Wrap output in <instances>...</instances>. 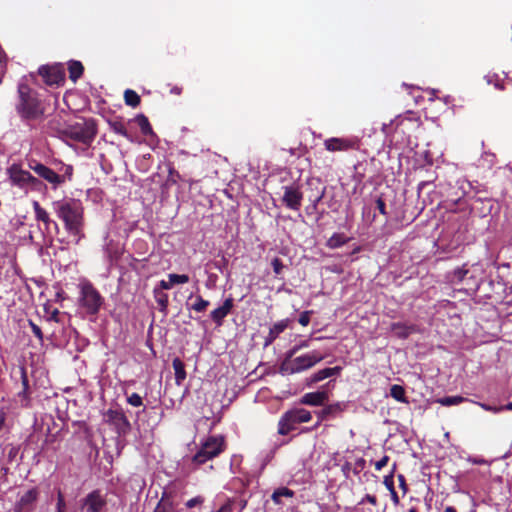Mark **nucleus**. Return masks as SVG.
Masks as SVG:
<instances>
[{
    "label": "nucleus",
    "mask_w": 512,
    "mask_h": 512,
    "mask_svg": "<svg viewBox=\"0 0 512 512\" xmlns=\"http://www.w3.org/2000/svg\"><path fill=\"white\" fill-rule=\"evenodd\" d=\"M56 216L63 222L68 235L75 244L85 238L84 208L79 200L68 199L53 203Z\"/></svg>",
    "instance_id": "obj_1"
},
{
    "label": "nucleus",
    "mask_w": 512,
    "mask_h": 512,
    "mask_svg": "<svg viewBox=\"0 0 512 512\" xmlns=\"http://www.w3.org/2000/svg\"><path fill=\"white\" fill-rule=\"evenodd\" d=\"M15 108L25 122L41 120L46 112L45 103L41 100L38 92L26 83L18 85V102Z\"/></svg>",
    "instance_id": "obj_2"
},
{
    "label": "nucleus",
    "mask_w": 512,
    "mask_h": 512,
    "mask_svg": "<svg viewBox=\"0 0 512 512\" xmlns=\"http://www.w3.org/2000/svg\"><path fill=\"white\" fill-rule=\"evenodd\" d=\"M6 173L11 186L17 187L24 193L39 191L42 186V182L34 177L28 170L23 169L22 165L19 163L11 164L7 168Z\"/></svg>",
    "instance_id": "obj_3"
},
{
    "label": "nucleus",
    "mask_w": 512,
    "mask_h": 512,
    "mask_svg": "<svg viewBox=\"0 0 512 512\" xmlns=\"http://www.w3.org/2000/svg\"><path fill=\"white\" fill-rule=\"evenodd\" d=\"M325 359V356L314 350L309 353L296 356L289 361H282L279 372L282 375H293L313 368L316 364Z\"/></svg>",
    "instance_id": "obj_4"
},
{
    "label": "nucleus",
    "mask_w": 512,
    "mask_h": 512,
    "mask_svg": "<svg viewBox=\"0 0 512 512\" xmlns=\"http://www.w3.org/2000/svg\"><path fill=\"white\" fill-rule=\"evenodd\" d=\"M226 448L225 440L222 436H209L201 443L200 449L192 457V463L201 466L207 461L214 459L224 452Z\"/></svg>",
    "instance_id": "obj_5"
},
{
    "label": "nucleus",
    "mask_w": 512,
    "mask_h": 512,
    "mask_svg": "<svg viewBox=\"0 0 512 512\" xmlns=\"http://www.w3.org/2000/svg\"><path fill=\"white\" fill-rule=\"evenodd\" d=\"M312 419V414L305 408H292L282 414L278 421L277 433L281 436L288 435L301 423H307Z\"/></svg>",
    "instance_id": "obj_6"
},
{
    "label": "nucleus",
    "mask_w": 512,
    "mask_h": 512,
    "mask_svg": "<svg viewBox=\"0 0 512 512\" xmlns=\"http://www.w3.org/2000/svg\"><path fill=\"white\" fill-rule=\"evenodd\" d=\"M97 129L92 121L77 122L63 128L62 136L89 145L95 138Z\"/></svg>",
    "instance_id": "obj_7"
},
{
    "label": "nucleus",
    "mask_w": 512,
    "mask_h": 512,
    "mask_svg": "<svg viewBox=\"0 0 512 512\" xmlns=\"http://www.w3.org/2000/svg\"><path fill=\"white\" fill-rule=\"evenodd\" d=\"M104 303V298L94 285L86 281L80 286L79 304L89 315H96Z\"/></svg>",
    "instance_id": "obj_8"
},
{
    "label": "nucleus",
    "mask_w": 512,
    "mask_h": 512,
    "mask_svg": "<svg viewBox=\"0 0 512 512\" xmlns=\"http://www.w3.org/2000/svg\"><path fill=\"white\" fill-rule=\"evenodd\" d=\"M104 421L113 428L118 437H125L131 432V423L122 408L108 409Z\"/></svg>",
    "instance_id": "obj_9"
},
{
    "label": "nucleus",
    "mask_w": 512,
    "mask_h": 512,
    "mask_svg": "<svg viewBox=\"0 0 512 512\" xmlns=\"http://www.w3.org/2000/svg\"><path fill=\"white\" fill-rule=\"evenodd\" d=\"M325 150L331 153L358 151L361 140L357 136L330 137L323 142Z\"/></svg>",
    "instance_id": "obj_10"
},
{
    "label": "nucleus",
    "mask_w": 512,
    "mask_h": 512,
    "mask_svg": "<svg viewBox=\"0 0 512 512\" xmlns=\"http://www.w3.org/2000/svg\"><path fill=\"white\" fill-rule=\"evenodd\" d=\"M27 166L28 169L34 171L38 177L53 185L54 188L62 185L65 182V175L58 174L53 169L49 168L34 158L27 159Z\"/></svg>",
    "instance_id": "obj_11"
},
{
    "label": "nucleus",
    "mask_w": 512,
    "mask_h": 512,
    "mask_svg": "<svg viewBox=\"0 0 512 512\" xmlns=\"http://www.w3.org/2000/svg\"><path fill=\"white\" fill-rule=\"evenodd\" d=\"M107 505L106 495L100 489H95L80 500L83 512H102Z\"/></svg>",
    "instance_id": "obj_12"
},
{
    "label": "nucleus",
    "mask_w": 512,
    "mask_h": 512,
    "mask_svg": "<svg viewBox=\"0 0 512 512\" xmlns=\"http://www.w3.org/2000/svg\"><path fill=\"white\" fill-rule=\"evenodd\" d=\"M39 75L47 85H59L64 81V72L58 65H43L38 69Z\"/></svg>",
    "instance_id": "obj_13"
},
{
    "label": "nucleus",
    "mask_w": 512,
    "mask_h": 512,
    "mask_svg": "<svg viewBox=\"0 0 512 512\" xmlns=\"http://www.w3.org/2000/svg\"><path fill=\"white\" fill-rule=\"evenodd\" d=\"M283 189V204L291 210L298 211L303 199V193L300 191V188L298 186L290 185L283 187Z\"/></svg>",
    "instance_id": "obj_14"
},
{
    "label": "nucleus",
    "mask_w": 512,
    "mask_h": 512,
    "mask_svg": "<svg viewBox=\"0 0 512 512\" xmlns=\"http://www.w3.org/2000/svg\"><path fill=\"white\" fill-rule=\"evenodd\" d=\"M39 492L36 488L29 489L25 492L15 505V512H33L35 503L38 499Z\"/></svg>",
    "instance_id": "obj_15"
},
{
    "label": "nucleus",
    "mask_w": 512,
    "mask_h": 512,
    "mask_svg": "<svg viewBox=\"0 0 512 512\" xmlns=\"http://www.w3.org/2000/svg\"><path fill=\"white\" fill-rule=\"evenodd\" d=\"M233 306L234 301L232 297L225 299L220 307L211 311L210 318L216 325L221 326L223 324V320L231 312Z\"/></svg>",
    "instance_id": "obj_16"
},
{
    "label": "nucleus",
    "mask_w": 512,
    "mask_h": 512,
    "mask_svg": "<svg viewBox=\"0 0 512 512\" xmlns=\"http://www.w3.org/2000/svg\"><path fill=\"white\" fill-rule=\"evenodd\" d=\"M328 400V393L325 391L309 392L304 394L299 403L309 406H322Z\"/></svg>",
    "instance_id": "obj_17"
},
{
    "label": "nucleus",
    "mask_w": 512,
    "mask_h": 512,
    "mask_svg": "<svg viewBox=\"0 0 512 512\" xmlns=\"http://www.w3.org/2000/svg\"><path fill=\"white\" fill-rule=\"evenodd\" d=\"M289 323V319H282L274 323L272 327H270L268 335L264 339V347L270 346L279 337V335L288 328Z\"/></svg>",
    "instance_id": "obj_18"
},
{
    "label": "nucleus",
    "mask_w": 512,
    "mask_h": 512,
    "mask_svg": "<svg viewBox=\"0 0 512 512\" xmlns=\"http://www.w3.org/2000/svg\"><path fill=\"white\" fill-rule=\"evenodd\" d=\"M390 330L397 338L407 339L412 333L419 331L415 324H406L403 322H394L390 325Z\"/></svg>",
    "instance_id": "obj_19"
},
{
    "label": "nucleus",
    "mask_w": 512,
    "mask_h": 512,
    "mask_svg": "<svg viewBox=\"0 0 512 512\" xmlns=\"http://www.w3.org/2000/svg\"><path fill=\"white\" fill-rule=\"evenodd\" d=\"M32 206L35 213V219L43 222L45 230L48 231L51 224H53L55 229L58 230V224L50 218L49 213L39 204L38 201H33Z\"/></svg>",
    "instance_id": "obj_20"
},
{
    "label": "nucleus",
    "mask_w": 512,
    "mask_h": 512,
    "mask_svg": "<svg viewBox=\"0 0 512 512\" xmlns=\"http://www.w3.org/2000/svg\"><path fill=\"white\" fill-rule=\"evenodd\" d=\"M343 410L340 403L329 404L325 406L323 409L316 412L317 418H320V421L327 420L331 417H335Z\"/></svg>",
    "instance_id": "obj_21"
},
{
    "label": "nucleus",
    "mask_w": 512,
    "mask_h": 512,
    "mask_svg": "<svg viewBox=\"0 0 512 512\" xmlns=\"http://www.w3.org/2000/svg\"><path fill=\"white\" fill-rule=\"evenodd\" d=\"M108 124H109L110 129L113 132L125 137L127 140H129L131 142L133 141V137L128 132L126 125L122 119L115 118V119L109 120Z\"/></svg>",
    "instance_id": "obj_22"
},
{
    "label": "nucleus",
    "mask_w": 512,
    "mask_h": 512,
    "mask_svg": "<svg viewBox=\"0 0 512 512\" xmlns=\"http://www.w3.org/2000/svg\"><path fill=\"white\" fill-rule=\"evenodd\" d=\"M172 366L175 372V383L180 386L186 379L185 364L180 358L176 357L172 361Z\"/></svg>",
    "instance_id": "obj_23"
},
{
    "label": "nucleus",
    "mask_w": 512,
    "mask_h": 512,
    "mask_svg": "<svg viewBox=\"0 0 512 512\" xmlns=\"http://www.w3.org/2000/svg\"><path fill=\"white\" fill-rule=\"evenodd\" d=\"M69 78L71 81L76 82L84 72V66L80 61L71 60L68 63Z\"/></svg>",
    "instance_id": "obj_24"
},
{
    "label": "nucleus",
    "mask_w": 512,
    "mask_h": 512,
    "mask_svg": "<svg viewBox=\"0 0 512 512\" xmlns=\"http://www.w3.org/2000/svg\"><path fill=\"white\" fill-rule=\"evenodd\" d=\"M307 185L310 187L311 197H316L321 195V198L324 197L326 188L322 186L321 180L319 178H312L307 181Z\"/></svg>",
    "instance_id": "obj_25"
},
{
    "label": "nucleus",
    "mask_w": 512,
    "mask_h": 512,
    "mask_svg": "<svg viewBox=\"0 0 512 512\" xmlns=\"http://www.w3.org/2000/svg\"><path fill=\"white\" fill-rule=\"evenodd\" d=\"M390 395L392 398H394L396 401L408 404L409 401L406 397V392L403 386L394 384L390 388Z\"/></svg>",
    "instance_id": "obj_26"
},
{
    "label": "nucleus",
    "mask_w": 512,
    "mask_h": 512,
    "mask_svg": "<svg viewBox=\"0 0 512 512\" xmlns=\"http://www.w3.org/2000/svg\"><path fill=\"white\" fill-rule=\"evenodd\" d=\"M124 101L127 106L135 108L140 105L141 98L136 91L127 89L124 92Z\"/></svg>",
    "instance_id": "obj_27"
},
{
    "label": "nucleus",
    "mask_w": 512,
    "mask_h": 512,
    "mask_svg": "<svg viewBox=\"0 0 512 512\" xmlns=\"http://www.w3.org/2000/svg\"><path fill=\"white\" fill-rule=\"evenodd\" d=\"M134 121L138 124L143 135H149L153 133L151 124L144 114L137 115Z\"/></svg>",
    "instance_id": "obj_28"
},
{
    "label": "nucleus",
    "mask_w": 512,
    "mask_h": 512,
    "mask_svg": "<svg viewBox=\"0 0 512 512\" xmlns=\"http://www.w3.org/2000/svg\"><path fill=\"white\" fill-rule=\"evenodd\" d=\"M293 496H294L293 490H291L287 487H281V488L276 489L273 492L271 499L275 504H281V498H283V497L291 498Z\"/></svg>",
    "instance_id": "obj_29"
},
{
    "label": "nucleus",
    "mask_w": 512,
    "mask_h": 512,
    "mask_svg": "<svg viewBox=\"0 0 512 512\" xmlns=\"http://www.w3.org/2000/svg\"><path fill=\"white\" fill-rule=\"evenodd\" d=\"M347 241H348V239L343 234L334 233L328 239L327 245L330 248H339V247L343 246L344 244H346Z\"/></svg>",
    "instance_id": "obj_30"
},
{
    "label": "nucleus",
    "mask_w": 512,
    "mask_h": 512,
    "mask_svg": "<svg viewBox=\"0 0 512 512\" xmlns=\"http://www.w3.org/2000/svg\"><path fill=\"white\" fill-rule=\"evenodd\" d=\"M209 305L210 302L208 300H205L201 295H196L195 302L191 304L190 309L201 313L204 312Z\"/></svg>",
    "instance_id": "obj_31"
},
{
    "label": "nucleus",
    "mask_w": 512,
    "mask_h": 512,
    "mask_svg": "<svg viewBox=\"0 0 512 512\" xmlns=\"http://www.w3.org/2000/svg\"><path fill=\"white\" fill-rule=\"evenodd\" d=\"M463 401H465V398L461 396H446L438 399V403H440L443 406L458 405Z\"/></svg>",
    "instance_id": "obj_32"
},
{
    "label": "nucleus",
    "mask_w": 512,
    "mask_h": 512,
    "mask_svg": "<svg viewBox=\"0 0 512 512\" xmlns=\"http://www.w3.org/2000/svg\"><path fill=\"white\" fill-rule=\"evenodd\" d=\"M178 180H183L182 176L172 165H169L167 182L169 184H176Z\"/></svg>",
    "instance_id": "obj_33"
},
{
    "label": "nucleus",
    "mask_w": 512,
    "mask_h": 512,
    "mask_svg": "<svg viewBox=\"0 0 512 512\" xmlns=\"http://www.w3.org/2000/svg\"><path fill=\"white\" fill-rule=\"evenodd\" d=\"M168 278L172 282L173 285L185 284V283L189 282V276L186 274H169Z\"/></svg>",
    "instance_id": "obj_34"
},
{
    "label": "nucleus",
    "mask_w": 512,
    "mask_h": 512,
    "mask_svg": "<svg viewBox=\"0 0 512 512\" xmlns=\"http://www.w3.org/2000/svg\"><path fill=\"white\" fill-rule=\"evenodd\" d=\"M205 501V498L201 495H198L196 497H193L186 501L185 506L189 509L194 507H201Z\"/></svg>",
    "instance_id": "obj_35"
},
{
    "label": "nucleus",
    "mask_w": 512,
    "mask_h": 512,
    "mask_svg": "<svg viewBox=\"0 0 512 512\" xmlns=\"http://www.w3.org/2000/svg\"><path fill=\"white\" fill-rule=\"evenodd\" d=\"M127 403L133 407H140L143 405V400L138 393H132L127 397Z\"/></svg>",
    "instance_id": "obj_36"
},
{
    "label": "nucleus",
    "mask_w": 512,
    "mask_h": 512,
    "mask_svg": "<svg viewBox=\"0 0 512 512\" xmlns=\"http://www.w3.org/2000/svg\"><path fill=\"white\" fill-rule=\"evenodd\" d=\"M395 468H396V464L393 465V469H392L391 473L384 477L383 483L386 486V488L389 490V492H392L393 490H395L394 479H393V474H394Z\"/></svg>",
    "instance_id": "obj_37"
},
{
    "label": "nucleus",
    "mask_w": 512,
    "mask_h": 512,
    "mask_svg": "<svg viewBox=\"0 0 512 512\" xmlns=\"http://www.w3.org/2000/svg\"><path fill=\"white\" fill-rule=\"evenodd\" d=\"M326 379L323 374V370H319L315 373H313L309 378H307V385H313L316 384L322 380Z\"/></svg>",
    "instance_id": "obj_38"
},
{
    "label": "nucleus",
    "mask_w": 512,
    "mask_h": 512,
    "mask_svg": "<svg viewBox=\"0 0 512 512\" xmlns=\"http://www.w3.org/2000/svg\"><path fill=\"white\" fill-rule=\"evenodd\" d=\"M271 266L273 268V271L275 273V275H280L284 269V264L282 262V260L278 257H275L272 261H271Z\"/></svg>",
    "instance_id": "obj_39"
},
{
    "label": "nucleus",
    "mask_w": 512,
    "mask_h": 512,
    "mask_svg": "<svg viewBox=\"0 0 512 512\" xmlns=\"http://www.w3.org/2000/svg\"><path fill=\"white\" fill-rule=\"evenodd\" d=\"M322 370H323L324 377L329 378L332 376L340 375V373L342 371V367L341 366L328 367V368H324Z\"/></svg>",
    "instance_id": "obj_40"
},
{
    "label": "nucleus",
    "mask_w": 512,
    "mask_h": 512,
    "mask_svg": "<svg viewBox=\"0 0 512 512\" xmlns=\"http://www.w3.org/2000/svg\"><path fill=\"white\" fill-rule=\"evenodd\" d=\"M312 314V310L303 311L298 318L299 324L302 326H307L310 323V317Z\"/></svg>",
    "instance_id": "obj_41"
},
{
    "label": "nucleus",
    "mask_w": 512,
    "mask_h": 512,
    "mask_svg": "<svg viewBox=\"0 0 512 512\" xmlns=\"http://www.w3.org/2000/svg\"><path fill=\"white\" fill-rule=\"evenodd\" d=\"M156 302L161 310H166L168 306V295L165 293H159L156 295Z\"/></svg>",
    "instance_id": "obj_42"
},
{
    "label": "nucleus",
    "mask_w": 512,
    "mask_h": 512,
    "mask_svg": "<svg viewBox=\"0 0 512 512\" xmlns=\"http://www.w3.org/2000/svg\"><path fill=\"white\" fill-rule=\"evenodd\" d=\"M29 326L31 328L32 333L39 339L40 342H43V333L41 328L35 324L32 320H29Z\"/></svg>",
    "instance_id": "obj_43"
},
{
    "label": "nucleus",
    "mask_w": 512,
    "mask_h": 512,
    "mask_svg": "<svg viewBox=\"0 0 512 512\" xmlns=\"http://www.w3.org/2000/svg\"><path fill=\"white\" fill-rule=\"evenodd\" d=\"M477 404L482 409H484L485 411H488V412L499 413V412L504 411L503 405L502 406H492V405H489V404H486V403H480V402H478Z\"/></svg>",
    "instance_id": "obj_44"
},
{
    "label": "nucleus",
    "mask_w": 512,
    "mask_h": 512,
    "mask_svg": "<svg viewBox=\"0 0 512 512\" xmlns=\"http://www.w3.org/2000/svg\"><path fill=\"white\" fill-rule=\"evenodd\" d=\"M235 499H227V501L216 512H233Z\"/></svg>",
    "instance_id": "obj_45"
},
{
    "label": "nucleus",
    "mask_w": 512,
    "mask_h": 512,
    "mask_svg": "<svg viewBox=\"0 0 512 512\" xmlns=\"http://www.w3.org/2000/svg\"><path fill=\"white\" fill-rule=\"evenodd\" d=\"M48 125L51 130H55L59 135L62 136L63 128H60V119L54 118L49 121Z\"/></svg>",
    "instance_id": "obj_46"
},
{
    "label": "nucleus",
    "mask_w": 512,
    "mask_h": 512,
    "mask_svg": "<svg viewBox=\"0 0 512 512\" xmlns=\"http://www.w3.org/2000/svg\"><path fill=\"white\" fill-rule=\"evenodd\" d=\"M300 351V348L297 344H295L293 347H291L286 353L283 361H289L297 354V352Z\"/></svg>",
    "instance_id": "obj_47"
},
{
    "label": "nucleus",
    "mask_w": 512,
    "mask_h": 512,
    "mask_svg": "<svg viewBox=\"0 0 512 512\" xmlns=\"http://www.w3.org/2000/svg\"><path fill=\"white\" fill-rule=\"evenodd\" d=\"M66 503L62 492L59 490L57 494L56 510L65 509Z\"/></svg>",
    "instance_id": "obj_48"
},
{
    "label": "nucleus",
    "mask_w": 512,
    "mask_h": 512,
    "mask_svg": "<svg viewBox=\"0 0 512 512\" xmlns=\"http://www.w3.org/2000/svg\"><path fill=\"white\" fill-rule=\"evenodd\" d=\"M388 461H389V456L384 455L380 460H378L375 463V469L377 471H380L382 468H384L388 464Z\"/></svg>",
    "instance_id": "obj_49"
},
{
    "label": "nucleus",
    "mask_w": 512,
    "mask_h": 512,
    "mask_svg": "<svg viewBox=\"0 0 512 512\" xmlns=\"http://www.w3.org/2000/svg\"><path fill=\"white\" fill-rule=\"evenodd\" d=\"M364 502H368V503H370V504H372L374 506H376L377 503H378L376 496L371 495V494H366L364 496V498H362V500L359 502V505L364 504Z\"/></svg>",
    "instance_id": "obj_50"
},
{
    "label": "nucleus",
    "mask_w": 512,
    "mask_h": 512,
    "mask_svg": "<svg viewBox=\"0 0 512 512\" xmlns=\"http://www.w3.org/2000/svg\"><path fill=\"white\" fill-rule=\"evenodd\" d=\"M467 273H468V270H467V269H465L464 267H462V268H458V269H456V270L454 271V277H455L457 280L462 281V280L465 278V276H466V274H467Z\"/></svg>",
    "instance_id": "obj_51"
},
{
    "label": "nucleus",
    "mask_w": 512,
    "mask_h": 512,
    "mask_svg": "<svg viewBox=\"0 0 512 512\" xmlns=\"http://www.w3.org/2000/svg\"><path fill=\"white\" fill-rule=\"evenodd\" d=\"M376 206H377L378 211H379L382 215H384V216H386V215H387V211H386V204H385V201H384L382 198H378V199L376 200Z\"/></svg>",
    "instance_id": "obj_52"
},
{
    "label": "nucleus",
    "mask_w": 512,
    "mask_h": 512,
    "mask_svg": "<svg viewBox=\"0 0 512 512\" xmlns=\"http://www.w3.org/2000/svg\"><path fill=\"white\" fill-rule=\"evenodd\" d=\"M364 465L365 460L363 458L357 459L353 468V473L357 475L364 468Z\"/></svg>",
    "instance_id": "obj_53"
},
{
    "label": "nucleus",
    "mask_w": 512,
    "mask_h": 512,
    "mask_svg": "<svg viewBox=\"0 0 512 512\" xmlns=\"http://www.w3.org/2000/svg\"><path fill=\"white\" fill-rule=\"evenodd\" d=\"M322 199L323 198H321V195H318L316 197L308 196V200L311 202L313 210L317 209V206Z\"/></svg>",
    "instance_id": "obj_54"
},
{
    "label": "nucleus",
    "mask_w": 512,
    "mask_h": 512,
    "mask_svg": "<svg viewBox=\"0 0 512 512\" xmlns=\"http://www.w3.org/2000/svg\"><path fill=\"white\" fill-rule=\"evenodd\" d=\"M342 471H343V473H344L345 477H346V478H348V477H349V473H350V471H352V472H353V468H352L351 463H349V462H345V463L343 464V466H342Z\"/></svg>",
    "instance_id": "obj_55"
},
{
    "label": "nucleus",
    "mask_w": 512,
    "mask_h": 512,
    "mask_svg": "<svg viewBox=\"0 0 512 512\" xmlns=\"http://www.w3.org/2000/svg\"><path fill=\"white\" fill-rule=\"evenodd\" d=\"M398 481H399L400 488L403 489V491L405 493L407 491V484H406V479H405L404 475L399 474Z\"/></svg>",
    "instance_id": "obj_56"
},
{
    "label": "nucleus",
    "mask_w": 512,
    "mask_h": 512,
    "mask_svg": "<svg viewBox=\"0 0 512 512\" xmlns=\"http://www.w3.org/2000/svg\"><path fill=\"white\" fill-rule=\"evenodd\" d=\"M390 495H391V500L394 503V505H398L399 504V496H398L396 490H393L392 492H390Z\"/></svg>",
    "instance_id": "obj_57"
},
{
    "label": "nucleus",
    "mask_w": 512,
    "mask_h": 512,
    "mask_svg": "<svg viewBox=\"0 0 512 512\" xmlns=\"http://www.w3.org/2000/svg\"><path fill=\"white\" fill-rule=\"evenodd\" d=\"M72 174H73L72 166H70V165L66 166L65 173L63 174V175H65V179L68 178L70 180L72 177Z\"/></svg>",
    "instance_id": "obj_58"
},
{
    "label": "nucleus",
    "mask_w": 512,
    "mask_h": 512,
    "mask_svg": "<svg viewBox=\"0 0 512 512\" xmlns=\"http://www.w3.org/2000/svg\"><path fill=\"white\" fill-rule=\"evenodd\" d=\"M22 384H23V392H26L29 386H28V379H27L25 372L22 373Z\"/></svg>",
    "instance_id": "obj_59"
},
{
    "label": "nucleus",
    "mask_w": 512,
    "mask_h": 512,
    "mask_svg": "<svg viewBox=\"0 0 512 512\" xmlns=\"http://www.w3.org/2000/svg\"><path fill=\"white\" fill-rule=\"evenodd\" d=\"M182 87H179V86H173L171 89H170V93L173 94V95H180L182 93Z\"/></svg>",
    "instance_id": "obj_60"
},
{
    "label": "nucleus",
    "mask_w": 512,
    "mask_h": 512,
    "mask_svg": "<svg viewBox=\"0 0 512 512\" xmlns=\"http://www.w3.org/2000/svg\"><path fill=\"white\" fill-rule=\"evenodd\" d=\"M160 286H161L163 289L169 290V289H171V288H172L173 284H172V282H171L170 280H169V282H166V281L162 280V281L160 282Z\"/></svg>",
    "instance_id": "obj_61"
},
{
    "label": "nucleus",
    "mask_w": 512,
    "mask_h": 512,
    "mask_svg": "<svg viewBox=\"0 0 512 512\" xmlns=\"http://www.w3.org/2000/svg\"><path fill=\"white\" fill-rule=\"evenodd\" d=\"M298 347L301 349H304V348H308L310 346V341L309 340H303V341H300L299 343H297Z\"/></svg>",
    "instance_id": "obj_62"
},
{
    "label": "nucleus",
    "mask_w": 512,
    "mask_h": 512,
    "mask_svg": "<svg viewBox=\"0 0 512 512\" xmlns=\"http://www.w3.org/2000/svg\"><path fill=\"white\" fill-rule=\"evenodd\" d=\"M153 512H166V510L160 503H158Z\"/></svg>",
    "instance_id": "obj_63"
},
{
    "label": "nucleus",
    "mask_w": 512,
    "mask_h": 512,
    "mask_svg": "<svg viewBox=\"0 0 512 512\" xmlns=\"http://www.w3.org/2000/svg\"><path fill=\"white\" fill-rule=\"evenodd\" d=\"M444 511L445 512H457V510L453 506H447Z\"/></svg>",
    "instance_id": "obj_64"
}]
</instances>
